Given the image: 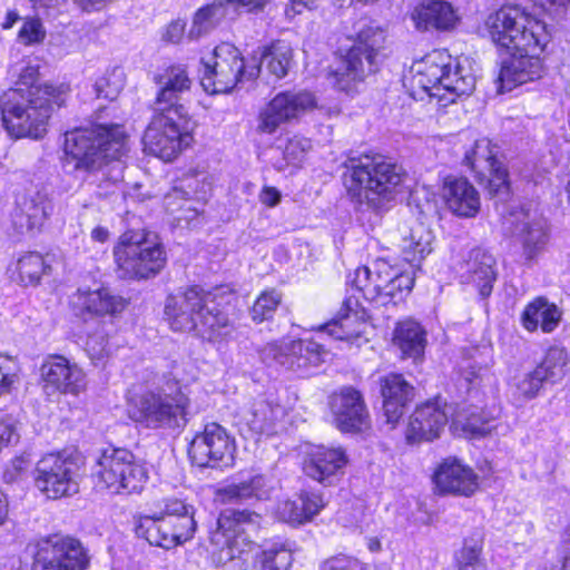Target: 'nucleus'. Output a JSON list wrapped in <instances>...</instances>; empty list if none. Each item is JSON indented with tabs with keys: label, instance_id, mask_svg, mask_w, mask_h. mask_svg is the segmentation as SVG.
Masks as SVG:
<instances>
[{
	"label": "nucleus",
	"instance_id": "1",
	"mask_svg": "<svg viewBox=\"0 0 570 570\" xmlns=\"http://www.w3.org/2000/svg\"><path fill=\"white\" fill-rule=\"evenodd\" d=\"M244 315L245 303L228 284L183 286L167 294L163 308V321L173 333L218 347L236 337Z\"/></svg>",
	"mask_w": 570,
	"mask_h": 570
},
{
	"label": "nucleus",
	"instance_id": "2",
	"mask_svg": "<svg viewBox=\"0 0 570 570\" xmlns=\"http://www.w3.org/2000/svg\"><path fill=\"white\" fill-rule=\"evenodd\" d=\"M347 284V295L330 323V332L340 341L353 342L364 333L370 317L367 305H396L404 301L414 287V274L377 258L371 266L356 267Z\"/></svg>",
	"mask_w": 570,
	"mask_h": 570
},
{
	"label": "nucleus",
	"instance_id": "3",
	"mask_svg": "<svg viewBox=\"0 0 570 570\" xmlns=\"http://www.w3.org/2000/svg\"><path fill=\"white\" fill-rule=\"evenodd\" d=\"M69 85L41 82L39 68L27 66L1 102V121L13 139L41 140L53 114L67 105Z\"/></svg>",
	"mask_w": 570,
	"mask_h": 570
},
{
	"label": "nucleus",
	"instance_id": "4",
	"mask_svg": "<svg viewBox=\"0 0 570 570\" xmlns=\"http://www.w3.org/2000/svg\"><path fill=\"white\" fill-rule=\"evenodd\" d=\"M126 417L137 428L176 431L188 422L191 405L181 380L167 373L158 384L138 382L124 394Z\"/></svg>",
	"mask_w": 570,
	"mask_h": 570
},
{
	"label": "nucleus",
	"instance_id": "5",
	"mask_svg": "<svg viewBox=\"0 0 570 570\" xmlns=\"http://www.w3.org/2000/svg\"><path fill=\"white\" fill-rule=\"evenodd\" d=\"M348 46L334 51V63L328 66L326 79L334 90L354 97L366 79L379 73L391 53L389 32L370 22L347 36Z\"/></svg>",
	"mask_w": 570,
	"mask_h": 570
},
{
	"label": "nucleus",
	"instance_id": "6",
	"mask_svg": "<svg viewBox=\"0 0 570 570\" xmlns=\"http://www.w3.org/2000/svg\"><path fill=\"white\" fill-rule=\"evenodd\" d=\"M406 176L404 167L392 157L365 151L348 157L342 181L351 202L381 212L394 200Z\"/></svg>",
	"mask_w": 570,
	"mask_h": 570
},
{
	"label": "nucleus",
	"instance_id": "7",
	"mask_svg": "<svg viewBox=\"0 0 570 570\" xmlns=\"http://www.w3.org/2000/svg\"><path fill=\"white\" fill-rule=\"evenodd\" d=\"M62 150L75 171L95 174L128 156L130 135L124 124L91 122L66 131Z\"/></svg>",
	"mask_w": 570,
	"mask_h": 570
},
{
	"label": "nucleus",
	"instance_id": "8",
	"mask_svg": "<svg viewBox=\"0 0 570 570\" xmlns=\"http://www.w3.org/2000/svg\"><path fill=\"white\" fill-rule=\"evenodd\" d=\"M484 30L503 52L547 51L552 35L547 22L520 3L505 2L491 11Z\"/></svg>",
	"mask_w": 570,
	"mask_h": 570
},
{
	"label": "nucleus",
	"instance_id": "9",
	"mask_svg": "<svg viewBox=\"0 0 570 570\" xmlns=\"http://www.w3.org/2000/svg\"><path fill=\"white\" fill-rule=\"evenodd\" d=\"M259 518L254 510L237 508L217 514L207 533L210 560L216 568L248 570L255 563L257 543L246 533V528Z\"/></svg>",
	"mask_w": 570,
	"mask_h": 570
},
{
	"label": "nucleus",
	"instance_id": "10",
	"mask_svg": "<svg viewBox=\"0 0 570 570\" xmlns=\"http://www.w3.org/2000/svg\"><path fill=\"white\" fill-rule=\"evenodd\" d=\"M411 83L441 106L454 104L472 94L475 78L448 49H433L415 60L411 68Z\"/></svg>",
	"mask_w": 570,
	"mask_h": 570
},
{
	"label": "nucleus",
	"instance_id": "11",
	"mask_svg": "<svg viewBox=\"0 0 570 570\" xmlns=\"http://www.w3.org/2000/svg\"><path fill=\"white\" fill-rule=\"evenodd\" d=\"M195 142V126L189 110L151 107L141 134L142 151L165 163H173Z\"/></svg>",
	"mask_w": 570,
	"mask_h": 570
},
{
	"label": "nucleus",
	"instance_id": "12",
	"mask_svg": "<svg viewBox=\"0 0 570 570\" xmlns=\"http://www.w3.org/2000/svg\"><path fill=\"white\" fill-rule=\"evenodd\" d=\"M115 272L120 279L141 282L156 277L167 265L165 246L147 229H126L114 247Z\"/></svg>",
	"mask_w": 570,
	"mask_h": 570
},
{
	"label": "nucleus",
	"instance_id": "13",
	"mask_svg": "<svg viewBox=\"0 0 570 570\" xmlns=\"http://www.w3.org/2000/svg\"><path fill=\"white\" fill-rule=\"evenodd\" d=\"M148 479L145 462L126 448L104 450L91 473L92 490L107 495L139 494Z\"/></svg>",
	"mask_w": 570,
	"mask_h": 570
},
{
	"label": "nucleus",
	"instance_id": "14",
	"mask_svg": "<svg viewBox=\"0 0 570 570\" xmlns=\"http://www.w3.org/2000/svg\"><path fill=\"white\" fill-rule=\"evenodd\" d=\"M200 83L210 95L230 92L243 80H256L261 63L256 55L245 58L233 45L222 42L213 50V61L203 62Z\"/></svg>",
	"mask_w": 570,
	"mask_h": 570
},
{
	"label": "nucleus",
	"instance_id": "15",
	"mask_svg": "<svg viewBox=\"0 0 570 570\" xmlns=\"http://www.w3.org/2000/svg\"><path fill=\"white\" fill-rule=\"evenodd\" d=\"M461 165L490 199H507L512 195V183L507 165L500 159L498 145L489 137H480L464 151Z\"/></svg>",
	"mask_w": 570,
	"mask_h": 570
},
{
	"label": "nucleus",
	"instance_id": "16",
	"mask_svg": "<svg viewBox=\"0 0 570 570\" xmlns=\"http://www.w3.org/2000/svg\"><path fill=\"white\" fill-rule=\"evenodd\" d=\"M318 109L314 91L306 88L283 89L272 96L256 114L258 135L273 136L283 125L296 124Z\"/></svg>",
	"mask_w": 570,
	"mask_h": 570
},
{
	"label": "nucleus",
	"instance_id": "17",
	"mask_svg": "<svg viewBox=\"0 0 570 570\" xmlns=\"http://www.w3.org/2000/svg\"><path fill=\"white\" fill-rule=\"evenodd\" d=\"M236 442L230 433L217 422L204 424L187 444L190 463L200 469L224 470L234 464Z\"/></svg>",
	"mask_w": 570,
	"mask_h": 570
},
{
	"label": "nucleus",
	"instance_id": "18",
	"mask_svg": "<svg viewBox=\"0 0 570 570\" xmlns=\"http://www.w3.org/2000/svg\"><path fill=\"white\" fill-rule=\"evenodd\" d=\"M89 564L88 551L78 538L51 533L36 542L30 570H87Z\"/></svg>",
	"mask_w": 570,
	"mask_h": 570
},
{
	"label": "nucleus",
	"instance_id": "19",
	"mask_svg": "<svg viewBox=\"0 0 570 570\" xmlns=\"http://www.w3.org/2000/svg\"><path fill=\"white\" fill-rule=\"evenodd\" d=\"M78 470V462L72 455L50 452L38 461L33 484L47 499L66 498L77 491Z\"/></svg>",
	"mask_w": 570,
	"mask_h": 570
},
{
	"label": "nucleus",
	"instance_id": "20",
	"mask_svg": "<svg viewBox=\"0 0 570 570\" xmlns=\"http://www.w3.org/2000/svg\"><path fill=\"white\" fill-rule=\"evenodd\" d=\"M448 423V402L435 394L415 404L404 425V441L407 445L432 443L441 438Z\"/></svg>",
	"mask_w": 570,
	"mask_h": 570
},
{
	"label": "nucleus",
	"instance_id": "21",
	"mask_svg": "<svg viewBox=\"0 0 570 570\" xmlns=\"http://www.w3.org/2000/svg\"><path fill=\"white\" fill-rule=\"evenodd\" d=\"M328 409L335 428L343 434H366L372 431V417L361 390L343 385L328 395Z\"/></svg>",
	"mask_w": 570,
	"mask_h": 570
},
{
	"label": "nucleus",
	"instance_id": "22",
	"mask_svg": "<svg viewBox=\"0 0 570 570\" xmlns=\"http://www.w3.org/2000/svg\"><path fill=\"white\" fill-rule=\"evenodd\" d=\"M433 493L438 497L472 498L481 489L480 475L455 455L442 458L431 474Z\"/></svg>",
	"mask_w": 570,
	"mask_h": 570
},
{
	"label": "nucleus",
	"instance_id": "23",
	"mask_svg": "<svg viewBox=\"0 0 570 570\" xmlns=\"http://www.w3.org/2000/svg\"><path fill=\"white\" fill-rule=\"evenodd\" d=\"M39 382L46 392L78 397L88 387L85 370L59 353L47 354L39 367Z\"/></svg>",
	"mask_w": 570,
	"mask_h": 570
},
{
	"label": "nucleus",
	"instance_id": "24",
	"mask_svg": "<svg viewBox=\"0 0 570 570\" xmlns=\"http://www.w3.org/2000/svg\"><path fill=\"white\" fill-rule=\"evenodd\" d=\"M129 305V299L114 294L108 287L78 288L68 299L69 311L76 320L87 323L97 317H116Z\"/></svg>",
	"mask_w": 570,
	"mask_h": 570
},
{
	"label": "nucleus",
	"instance_id": "25",
	"mask_svg": "<svg viewBox=\"0 0 570 570\" xmlns=\"http://www.w3.org/2000/svg\"><path fill=\"white\" fill-rule=\"evenodd\" d=\"M376 389L385 422L394 429L415 401L416 387L404 373L389 371L377 376Z\"/></svg>",
	"mask_w": 570,
	"mask_h": 570
},
{
	"label": "nucleus",
	"instance_id": "26",
	"mask_svg": "<svg viewBox=\"0 0 570 570\" xmlns=\"http://www.w3.org/2000/svg\"><path fill=\"white\" fill-rule=\"evenodd\" d=\"M153 80L158 86L153 106L188 110L184 95L190 91L193 80L187 65L170 62L155 73Z\"/></svg>",
	"mask_w": 570,
	"mask_h": 570
},
{
	"label": "nucleus",
	"instance_id": "27",
	"mask_svg": "<svg viewBox=\"0 0 570 570\" xmlns=\"http://www.w3.org/2000/svg\"><path fill=\"white\" fill-rule=\"evenodd\" d=\"M348 462L344 448L316 445L306 453L302 469L311 480L331 487L344 475Z\"/></svg>",
	"mask_w": 570,
	"mask_h": 570
},
{
	"label": "nucleus",
	"instance_id": "28",
	"mask_svg": "<svg viewBox=\"0 0 570 570\" xmlns=\"http://www.w3.org/2000/svg\"><path fill=\"white\" fill-rule=\"evenodd\" d=\"M440 196L455 217L474 218L481 210V195L466 176L448 174L440 180Z\"/></svg>",
	"mask_w": 570,
	"mask_h": 570
},
{
	"label": "nucleus",
	"instance_id": "29",
	"mask_svg": "<svg viewBox=\"0 0 570 570\" xmlns=\"http://www.w3.org/2000/svg\"><path fill=\"white\" fill-rule=\"evenodd\" d=\"M511 56L503 60L498 73V91L505 92L542 78L546 51L509 52Z\"/></svg>",
	"mask_w": 570,
	"mask_h": 570
},
{
	"label": "nucleus",
	"instance_id": "30",
	"mask_svg": "<svg viewBox=\"0 0 570 570\" xmlns=\"http://www.w3.org/2000/svg\"><path fill=\"white\" fill-rule=\"evenodd\" d=\"M132 532L136 538L146 541L153 547L170 550L188 542L169 520L159 513L132 515Z\"/></svg>",
	"mask_w": 570,
	"mask_h": 570
},
{
	"label": "nucleus",
	"instance_id": "31",
	"mask_svg": "<svg viewBox=\"0 0 570 570\" xmlns=\"http://www.w3.org/2000/svg\"><path fill=\"white\" fill-rule=\"evenodd\" d=\"M272 356L288 370L299 371L317 367L323 363L325 348L314 340H293L289 343H274L269 346Z\"/></svg>",
	"mask_w": 570,
	"mask_h": 570
},
{
	"label": "nucleus",
	"instance_id": "32",
	"mask_svg": "<svg viewBox=\"0 0 570 570\" xmlns=\"http://www.w3.org/2000/svg\"><path fill=\"white\" fill-rule=\"evenodd\" d=\"M562 309L547 296L532 297L520 313V325L528 333H553L561 324Z\"/></svg>",
	"mask_w": 570,
	"mask_h": 570
},
{
	"label": "nucleus",
	"instance_id": "33",
	"mask_svg": "<svg viewBox=\"0 0 570 570\" xmlns=\"http://www.w3.org/2000/svg\"><path fill=\"white\" fill-rule=\"evenodd\" d=\"M327 505L324 495L315 490H301L295 498L284 500L278 508L284 522L292 527L306 524Z\"/></svg>",
	"mask_w": 570,
	"mask_h": 570
},
{
	"label": "nucleus",
	"instance_id": "34",
	"mask_svg": "<svg viewBox=\"0 0 570 570\" xmlns=\"http://www.w3.org/2000/svg\"><path fill=\"white\" fill-rule=\"evenodd\" d=\"M51 262L48 253L24 250L9 265L10 277L20 286H37L51 274Z\"/></svg>",
	"mask_w": 570,
	"mask_h": 570
},
{
	"label": "nucleus",
	"instance_id": "35",
	"mask_svg": "<svg viewBox=\"0 0 570 570\" xmlns=\"http://www.w3.org/2000/svg\"><path fill=\"white\" fill-rule=\"evenodd\" d=\"M392 344L400 351L402 360L422 361L428 344L426 331L411 317L400 320L392 333Z\"/></svg>",
	"mask_w": 570,
	"mask_h": 570
},
{
	"label": "nucleus",
	"instance_id": "36",
	"mask_svg": "<svg viewBox=\"0 0 570 570\" xmlns=\"http://www.w3.org/2000/svg\"><path fill=\"white\" fill-rule=\"evenodd\" d=\"M413 20L420 29L451 31L460 23V17L454 7L445 0H430L415 8Z\"/></svg>",
	"mask_w": 570,
	"mask_h": 570
},
{
	"label": "nucleus",
	"instance_id": "37",
	"mask_svg": "<svg viewBox=\"0 0 570 570\" xmlns=\"http://www.w3.org/2000/svg\"><path fill=\"white\" fill-rule=\"evenodd\" d=\"M294 546L292 540L282 535L266 539L256 551L255 563L259 570H289L294 562Z\"/></svg>",
	"mask_w": 570,
	"mask_h": 570
},
{
	"label": "nucleus",
	"instance_id": "38",
	"mask_svg": "<svg viewBox=\"0 0 570 570\" xmlns=\"http://www.w3.org/2000/svg\"><path fill=\"white\" fill-rule=\"evenodd\" d=\"M256 57L273 79L282 80L294 63V49L288 40L277 38L263 45Z\"/></svg>",
	"mask_w": 570,
	"mask_h": 570
},
{
	"label": "nucleus",
	"instance_id": "39",
	"mask_svg": "<svg viewBox=\"0 0 570 570\" xmlns=\"http://www.w3.org/2000/svg\"><path fill=\"white\" fill-rule=\"evenodd\" d=\"M501 413L502 407L497 404L471 409L461 425L464 436L470 440L487 438L497 429Z\"/></svg>",
	"mask_w": 570,
	"mask_h": 570
},
{
	"label": "nucleus",
	"instance_id": "40",
	"mask_svg": "<svg viewBox=\"0 0 570 570\" xmlns=\"http://www.w3.org/2000/svg\"><path fill=\"white\" fill-rule=\"evenodd\" d=\"M48 216V200L43 196L23 197L14 213V224L28 233H39Z\"/></svg>",
	"mask_w": 570,
	"mask_h": 570
},
{
	"label": "nucleus",
	"instance_id": "41",
	"mask_svg": "<svg viewBox=\"0 0 570 570\" xmlns=\"http://www.w3.org/2000/svg\"><path fill=\"white\" fill-rule=\"evenodd\" d=\"M164 519L169 520L179 533L190 541L196 533L197 523L194 512L186 501L178 497H167L163 500V508L158 512Z\"/></svg>",
	"mask_w": 570,
	"mask_h": 570
},
{
	"label": "nucleus",
	"instance_id": "42",
	"mask_svg": "<svg viewBox=\"0 0 570 570\" xmlns=\"http://www.w3.org/2000/svg\"><path fill=\"white\" fill-rule=\"evenodd\" d=\"M535 367L548 382L559 383L569 373L570 353L562 344H551L543 351V355Z\"/></svg>",
	"mask_w": 570,
	"mask_h": 570
},
{
	"label": "nucleus",
	"instance_id": "43",
	"mask_svg": "<svg viewBox=\"0 0 570 570\" xmlns=\"http://www.w3.org/2000/svg\"><path fill=\"white\" fill-rule=\"evenodd\" d=\"M264 492V478L262 475H253L240 482L232 483L218 489L215 495L220 503L227 504L252 499L259 500Z\"/></svg>",
	"mask_w": 570,
	"mask_h": 570
},
{
	"label": "nucleus",
	"instance_id": "44",
	"mask_svg": "<svg viewBox=\"0 0 570 570\" xmlns=\"http://www.w3.org/2000/svg\"><path fill=\"white\" fill-rule=\"evenodd\" d=\"M432 236L428 232L411 230L401 250L402 261L409 264L406 272L416 275L425 257L432 253ZM404 271L403 268H401Z\"/></svg>",
	"mask_w": 570,
	"mask_h": 570
},
{
	"label": "nucleus",
	"instance_id": "45",
	"mask_svg": "<svg viewBox=\"0 0 570 570\" xmlns=\"http://www.w3.org/2000/svg\"><path fill=\"white\" fill-rule=\"evenodd\" d=\"M483 547V537L465 538L462 547L454 554L456 570H485L487 563L482 557Z\"/></svg>",
	"mask_w": 570,
	"mask_h": 570
},
{
	"label": "nucleus",
	"instance_id": "46",
	"mask_svg": "<svg viewBox=\"0 0 570 570\" xmlns=\"http://www.w3.org/2000/svg\"><path fill=\"white\" fill-rule=\"evenodd\" d=\"M114 333L105 328H95L87 334L85 351L92 363H106L112 355L115 347L111 343Z\"/></svg>",
	"mask_w": 570,
	"mask_h": 570
},
{
	"label": "nucleus",
	"instance_id": "47",
	"mask_svg": "<svg viewBox=\"0 0 570 570\" xmlns=\"http://www.w3.org/2000/svg\"><path fill=\"white\" fill-rule=\"evenodd\" d=\"M282 303V293L276 288L263 289L254 299L250 307V317L255 324L273 320Z\"/></svg>",
	"mask_w": 570,
	"mask_h": 570
},
{
	"label": "nucleus",
	"instance_id": "48",
	"mask_svg": "<svg viewBox=\"0 0 570 570\" xmlns=\"http://www.w3.org/2000/svg\"><path fill=\"white\" fill-rule=\"evenodd\" d=\"M224 9L223 0H215L198 8L193 16V26L189 31V38H198L206 33L214 26L218 13Z\"/></svg>",
	"mask_w": 570,
	"mask_h": 570
},
{
	"label": "nucleus",
	"instance_id": "49",
	"mask_svg": "<svg viewBox=\"0 0 570 570\" xmlns=\"http://www.w3.org/2000/svg\"><path fill=\"white\" fill-rule=\"evenodd\" d=\"M47 30L38 16H27L17 33V41L24 47L39 46L45 42Z\"/></svg>",
	"mask_w": 570,
	"mask_h": 570
},
{
	"label": "nucleus",
	"instance_id": "50",
	"mask_svg": "<svg viewBox=\"0 0 570 570\" xmlns=\"http://www.w3.org/2000/svg\"><path fill=\"white\" fill-rule=\"evenodd\" d=\"M21 380V367L11 356L0 353V397L11 394Z\"/></svg>",
	"mask_w": 570,
	"mask_h": 570
},
{
	"label": "nucleus",
	"instance_id": "51",
	"mask_svg": "<svg viewBox=\"0 0 570 570\" xmlns=\"http://www.w3.org/2000/svg\"><path fill=\"white\" fill-rule=\"evenodd\" d=\"M495 281L497 272L493 262H482L472 271V282L484 299L491 296Z\"/></svg>",
	"mask_w": 570,
	"mask_h": 570
},
{
	"label": "nucleus",
	"instance_id": "52",
	"mask_svg": "<svg viewBox=\"0 0 570 570\" xmlns=\"http://www.w3.org/2000/svg\"><path fill=\"white\" fill-rule=\"evenodd\" d=\"M187 20L185 18H176L166 23L160 30V40L164 45H180L189 37L187 33Z\"/></svg>",
	"mask_w": 570,
	"mask_h": 570
},
{
	"label": "nucleus",
	"instance_id": "53",
	"mask_svg": "<svg viewBox=\"0 0 570 570\" xmlns=\"http://www.w3.org/2000/svg\"><path fill=\"white\" fill-rule=\"evenodd\" d=\"M548 382L543 379L542 373L538 372L534 367L532 371L525 374V376L517 383V391L520 397L524 400H531L535 397L543 386V383Z\"/></svg>",
	"mask_w": 570,
	"mask_h": 570
},
{
	"label": "nucleus",
	"instance_id": "54",
	"mask_svg": "<svg viewBox=\"0 0 570 570\" xmlns=\"http://www.w3.org/2000/svg\"><path fill=\"white\" fill-rule=\"evenodd\" d=\"M321 570H366V566L355 557L336 554L326 559Z\"/></svg>",
	"mask_w": 570,
	"mask_h": 570
},
{
	"label": "nucleus",
	"instance_id": "55",
	"mask_svg": "<svg viewBox=\"0 0 570 570\" xmlns=\"http://www.w3.org/2000/svg\"><path fill=\"white\" fill-rule=\"evenodd\" d=\"M252 414L253 419L249 421V426L254 432L263 434L271 430L274 419L272 415V409L268 404H261L258 407L253 410Z\"/></svg>",
	"mask_w": 570,
	"mask_h": 570
},
{
	"label": "nucleus",
	"instance_id": "56",
	"mask_svg": "<svg viewBox=\"0 0 570 570\" xmlns=\"http://www.w3.org/2000/svg\"><path fill=\"white\" fill-rule=\"evenodd\" d=\"M114 78V73L105 72L96 79L95 89L98 97L108 100L117 98L120 92V85Z\"/></svg>",
	"mask_w": 570,
	"mask_h": 570
},
{
	"label": "nucleus",
	"instance_id": "57",
	"mask_svg": "<svg viewBox=\"0 0 570 570\" xmlns=\"http://www.w3.org/2000/svg\"><path fill=\"white\" fill-rule=\"evenodd\" d=\"M17 436L16 426L11 420L4 415H0V452L10 446Z\"/></svg>",
	"mask_w": 570,
	"mask_h": 570
},
{
	"label": "nucleus",
	"instance_id": "58",
	"mask_svg": "<svg viewBox=\"0 0 570 570\" xmlns=\"http://www.w3.org/2000/svg\"><path fill=\"white\" fill-rule=\"evenodd\" d=\"M315 9L305 0H288L284 8V16L287 20H294L306 11Z\"/></svg>",
	"mask_w": 570,
	"mask_h": 570
},
{
	"label": "nucleus",
	"instance_id": "59",
	"mask_svg": "<svg viewBox=\"0 0 570 570\" xmlns=\"http://www.w3.org/2000/svg\"><path fill=\"white\" fill-rule=\"evenodd\" d=\"M258 198L264 206L272 208L281 203L282 194L276 187L265 185L262 187Z\"/></svg>",
	"mask_w": 570,
	"mask_h": 570
},
{
	"label": "nucleus",
	"instance_id": "60",
	"mask_svg": "<svg viewBox=\"0 0 570 570\" xmlns=\"http://www.w3.org/2000/svg\"><path fill=\"white\" fill-rule=\"evenodd\" d=\"M226 3L240 8L247 13H257L264 10L266 0H223Z\"/></svg>",
	"mask_w": 570,
	"mask_h": 570
},
{
	"label": "nucleus",
	"instance_id": "61",
	"mask_svg": "<svg viewBox=\"0 0 570 570\" xmlns=\"http://www.w3.org/2000/svg\"><path fill=\"white\" fill-rule=\"evenodd\" d=\"M112 0H75L76 7L82 12L100 11Z\"/></svg>",
	"mask_w": 570,
	"mask_h": 570
},
{
	"label": "nucleus",
	"instance_id": "62",
	"mask_svg": "<svg viewBox=\"0 0 570 570\" xmlns=\"http://www.w3.org/2000/svg\"><path fill=\"white\" fill-rule=\"evenodd\" d=\"M30 465V460L24 455H17L10 461V468L14 478H21L29 470Z\"/></svg>",
	"mask_w": 570,
	"mask_h": 570
},
{
	"label": "nucleus",
	"instance_id": "63",
	"mask_svg": "<svg viewBox=\"0 0 570 570\" xmlns=\"http://www.w3.org/2000/svg\"><path fill=\"white\" fill-rule=\"evenodd\" d=\"M10 519V501L8 494L0 488V528Z\"/></svg>",
	"mask_w": 570,
	"mask_h": 570
},
{
	"label": "nucleus",
	"instance_id": "64",
	"mask_svg": "<svg viewBox=\"0 0 570 570\" xmlns=\"http://www.w3.org/2000/svg\"><path fill=\"white\" fill-rule=\"evenodd\" d=\"M523 250H524V254L527 256L528 259H532L537 256V254L539 253V244L537 240H533L532 238H524L523 239Z\"/></svg>",
	"mask_w": 570,
	"mask_h": 570
}]
</instances>
